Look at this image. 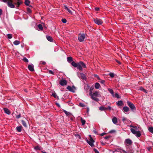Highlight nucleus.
Returning a JSON list of instances; mask_svg holds the SVG:
<instances>
[{
    "instance_id": "f257e3e1",
    "label": "nucleus",
    "mask_w": 153,
    "mask_h": 153,
    "mask_svg": "<svg viewBox=\"0 0 153 153\" xmlns=\"http://www.w3.org/2000/svg\"><path fill=\"white\" fill-rule=\"evenodd\" d=\"M0 1L7 3L8 6L11 8H18L23 3L22 0H0Z\"/></svg>"
},
{
    "instance_id": "f03ea898",
    "label": "nucleus",
    "mask_w": 153,
    "mask_h": 153,
    "mask_svg": "<svg viewBox=\"0 0 153 153\" xmlns=\"http://www.w3.org/2000/svg\"><path fill=\"white\" fill-rule=\"evenodd\" d=\"M71 64L74 67H77V69L80 71H82V68H86V65L85 64L82 62L80 61L77 63H76L74 61H73L71 63Z\"/></svg>"
},
{
    "instance_id": "7ed1b4c3",
    "label": "nucleus",
    "mask_w": 153,
    "mask_h": 153,
    "mask_svg": "<svg viewBox=\"0 0 153 153\" xmlns=\"http://www.w3.org/2000/svg\"><path fill=\"white\" fill-rule=\"evenodd\" d=\"M130 127L133 128H131L130 129L132 133L138 137H140L141 135L140 131H136V130H139L140 128L139 126L138 127L137 126L131 125Z\"/></svg>"
},
{
    "instance_id": "20e7f679",
    "label": "nucleus",
    "mask_w": 153,
    "mask_h": 153,
    "mask_svg": "<svg viewBox=\"0 0 153 153\" xmlns=\"http://www.w3.org/2000/svg\"><path fill=\"white\" fill-rule=\"evenodd\" d=\"M90 96L91 97V98L93 100L97 102H98L99 101V100L96 97H100L101 96V95L100 94V92L99 91H95L94 92L91 94Z\"/></svg>"
},
{
    "instance_id": "39448f33",
    "label": "nucleus",
    "mask_w": 153,
    "mask_h": 153,
    "mask_svg": "<svg viewBox=\"0 0 153 153\" xmlns=\"http://www.w3.org/2000/svg\"><path fill=\"white\" fill-rule=\"evenodd\" d=\"M127 103L129 107L132 111H134L136 110V107L133 103L129 101H127Z\"/></svg>"
},
{
    "instance_id": "423d86ee",
    "label": "nucleus",
    "mask_w": 153,
    "mask_h": 153,
    "mask_svg": "<svg viewBox=\"0 0 153 153\" xmlns=\"http://www.w3.org/2000/svg\"><path fill=\"white\" fill-rule=\"evenodd\" d=\"M85 38V35L84 34H79L78 36V39L80 42H83Z\"/></svg>"
},
{
    "instance_id": "0eeeda50",
    "label": "nucleus",
    "mask_w": 153,
    "mask_h": 153,
    "mask_svg": "<svg viewBox=\"0 0 153 153\" xmlns=\"http://www.w3.org/2000/svg\"><path fill=\"white\" fill-rule=\"evenodd\" d=\"M94 21L96 24L99 25H101L103 23V21L101 19L97 18L94 19Z\"/></svg>"
},
{
    "instance_id": "6e6552de",
    "label": "nucleus",
    "mask_w": 153,
    "mask_h": 153,
    "mask_svg": "<svg viewBox=\"0 0 153 153\" xmlns=\"http://www.w3.org/2000/svg\"><path fill=\"white\" fill-rule=\"evenodd\" d=\"M67 89H68L69 91H71L72 92H75V90H76L75 87L73 86L72 87H71L70 86H68L67 88Z\"/></svg>"
},
{
    "instance_id": "1a4fd4ad",
    "label": "nucleus",
    "mask_w": 153,
    "mask_h": 153,
    "mask_svg": "<svg viewBox=\"0 0 153 153\" xmlns=\"http://www.w3.org/2000/svg\"><path fill=\"white\" fill-rule=\"evenodd\" d=\"M67 81L66 80L62 79L59 81V83L62 86H64L67 85Z\"/></svg>"
},
{
    "instance_id": "9d476101",
    "label": "nucleus",
    "mask_w": 153,
    "mask_h": 153,
    "mask_svg": "<svg viewBox=\"0 0 153 153\" xmlns=\"http://www.w3.org/2000/svg\"><path fill=\"white\" fill-rule=\"evenodd\" d=\"M125 143L127 144V145H131L132 143V141L130 139H126L125 140Z\"/></svg>"
},
{
    "instance_id": "9b49d317",
    "label": "nucleus",
    "mask_w": 153,
    "mask_h": 153,
    "mask_svg": "<svg viewBox=\"0 0 153 153\" xmlns=\"http://www.w3.org/2000/svg\"><path fill=\"white\" fill-rule=\"evenodd\" d=\"M28 68L31 71H34L33 65H28Z\"/></svg>"
},
{
    "instance_id": "f8f14e48",
    "label": "nucleus",
    "mask_w": 153,
    "mask_h": 153,
    "mask_svg": "<svg viewBox=\"0 0 153 153\" xmlns=\"http://www.w3.org/2000/svg\"><path fill=\"white\" fill-rule=\"evenodd\" d=\"M129 108L127 106H124L123 108V112H127L129 111Z\"/></svg>"
},
{
    "instance_id": "ddd939ff",
    "label": "nucleus",
    "mask_w": 153,
    "mask_h": 153,
    "mask_svg": "<svg viewBox=\"0 0 153 153\" xmlns=\"http://www.w3.org/2000/svg\"><path fill=\"white\" fill-rule=\"evenodd\" d=\"M4 112L7 114L9 115L10 114V112L8 109L6 108H4Z\"/></svg>"
},
{
    "instance_id": "4468645a",
    "label": "nucleus",
    "mask_w": 153,
    "mask_h": 153,
    "mask_svg": "<svg viewBox=\"0 0 153 153\" xmlns=\"http://www.w3.org/2000/svg\"><path fill=\"white\" fill-rule=\"evenodd\" d=\"M87 143L91 146L93 147L94 146V143L92 142L90 140H88L87 139Z\"/></svg>"
},
{
    "instance_id": "2eb2a0df",
    "label": "nucleus",
    "mask_w": 153,
    "mask_h": 153,
    "mask_svg": "<svg viewBox=\"0 0 153 153\" xmlns=\"http://www.w3.org/2000/svg\"><path fill=\"white\" fill-rule=\"evenodd\" d=\"M46 38L48 41L51 42H52L53 41V39L51 36L47 35L46 36Z\"/></svg>"
},
{
    "instance_id": "dca6fc26",
    "label": "nucleus",
    "mask_w": 153,
    "mask_h": 153,
    "mask_svg": "<svg viewBox=\"0 0 153 153\" xmlns=\"http://www.w3.org/2000/svg\"><path fill=\"white\" fill-rule=\"evenodd\" d=\"M112 121L113 123L116 124L117 123V119L116 117H114L112 119Z\"/></svg>"
},
{
    "instance_id": "f3484780",
    "label": "nucleus",
    "mask_w": 153,
    "mask_h": 153,
    "mask_svg": "<svg viewBox=\"0 0 153 153\" xmlns=\"http://www.w3.org/2000/svg\"><path fill=\"white\" fill-rule=\"evenodd\" d=\"M100 87V85L98 82H96L95 85V88L98 89H99Z\"/></svg>"
},
{
    "instance_id": "a211bd4d",
    "label": "nucleus",
    "mask_w": 153,
    "mask_h": 153,
    "mask_svg": "<svg viewBox=\"0 0 153 153\" xmlns=\"http://www.w3.org/2000/svg\"><path fill=\"white\" fill-rule=\"evenodd\" d=\"M22 126H20L17 127L16 128V129L18 132H20L21 131H22Z\"/></svg>"
},
{
    "instance_id": "6ab92c4d",
    "label": "nucleus",
    "mask_w": 153,
    "mask_h": 153,
    "mask_svg": "<svg viewBox=\"0 0 153 153\" xmlns=\"http://www.w3.org/2000/svg\"><path fill=\"white\" fill-rule=\"evenodd\" d=\"M108 90L112 94L113 97H114V91L111 88H108Z\"/></svg>"
},
{
    "instance_id": "aec40b11",
    "label": "nucleus",
    "mask_w": 153,
    "mask_h": 153,
    "mask_svg": "<svg viewBox=\"0 0 153 153\" xmlns=\"http://www.w3.org/2000/svg\"><path fill=\"white\" fill-rule=\"evenodd\" d=\"M123 104V101L122 100L118 101L117 103V105L119 106H121Z\"/></svg>"
},
{
    "instance_id": "412c9836",
    "label": "nucleus",
    "mask_w": 153,
    "mask_h": 153,
    "mask_svg": "<svg viewBox=\"0 0 153 153\" xmlns=\"http://www.w3.org/2000/svg\"><path fill=\"white\" fill-rule=\"evenodd\" d=\"M67 60L68 62L70 63L71 62H73V58L71 57H67Z\"/></svg>"
},
{
    "instance_id": "4be33fe9",
    "label": "nucleus",
    "mask_w": 153,
    "mask_h": 153,
    "mask_svg": "<svg viewBox=\"0 0 153 153\" xmlns=\"http://www.w3.org/2000/svg\"><path fill=\"white\" fill-rule=\"evenodd\" d=\"M107 108L106 107L103 106H100L99 107V109L100 111H104L107 110Z\"/></svg>"
},
{
    "instance_id": "5701e85b",
    "label": "nucleus",
    "mask_w": 153,
    "mask_h": 153,
    "mask_svg": "<svg viewBox=\"0 0 153 153\" xmlns=\"http://www.w3.org/2000/svg\"><path fill=\"white\" fill-rule=\"evenodd\" d=\"M89 95H91V94L92 93V91L94 89V87L93 86H92L91 87H90L89 88Z\"/></svg>"
},
{
    "instance_id": "b1692460",
    "label": "nucleus",
    "mask_w": 153,
    "mask_h": 153,
    "mask_svg": "<svg viewBox=\"0 0 153 153\" xmlns=\"http://www.w3.org/2000/svg\"><path fill=\"white\" fill-rule=\"evenodd\" d=\"M63 112L66 114L67 116H70L71 115V114L69 112H68L65 110H63Z\"/></svg>"
},
{
    "instance_id": "393cba45",
    "label": "nucleus",
    "mask_w": 153,
    "mask_h": 153,
    "mask_svg": "<svg viewBox=\"0 0 153 153\" xmlns=\"http://www.w3.org/2000/svg\"><path fill=\"white\" fill-rule=\"evenodd\" d=\"M34 149L36 150H40L41 149V147L39 146H37L34 147Z\"/></svg>"
},
{
    "instance_id": "a878e982",
    "label": "nucleus",
    "mask_w": 153,
    "mask_h": 153,
    "mask_svg": "<svg viewBox=\"0 0 153 153\" xmlns=\"http://www.w3.org/2000/svg\"><path fill=\"white\" fill-rule=\"evenodd\" d=\"M30 1L29 0H25V4L27 6H29Z\"/></svg>"
},
{
    "instance_id": "bb28decb",
    "label": "nucleus",
    "mask_w": 153,
    "mask_h": 153,
    "mask_svg": "<svg viewBox=\"0 0 153 153\" xmlns=\"http://www.w3.org/2000/svg\"><path fill=\"white\" fill-rule=\"evenodd\" d=\"M139 89H140V90L143 91L144 92L147 93L146 90L144 89L142 87H139Z\"/></svg>"
},
{
    "instance_id": "cd10ccee",
    "label": "nucleus",
    "mask_w": 153,
    "mask_h": 153,
    "mask_svg": "<svg viewBox=\"0 0 153 153\" xmlns=\"http://www.w3.org/2000/svg\"><path fill=\"white\" fill-rule=\"evenodd\" d=\"M21 122L22 125L24 127H27V125L26 122L23 120H21Z\"/></svg>"
},
{
    "instance_id": "c85d7f7f",
    "label": "nucleus",
    "mask_w": 153,
    "mask_h": 153,
    "mask_svg": "<svg viewBox=\"0 0 153 153\" xmlns=\"http://www.w3.org/2000/svg\"><path fill=\"white\" fill-rule=\"evenodd\" d=\"M80 75L81 79H85V74L83 73H80Z\"/></svg>"
},
{
    "instance_id": "c756f323",
    "label": "nucleus",
    "mask_w": 153,
    "mask_h": 153,
    "mask_svg": "<svg viewBox=\"0 0 153 153\" xmlns=\"http://www.w3.org/2000/svg\"><path fill=\"white\" fill-rule=\"evenodd\" d=\"M127 153H133V151L131 148H129L128 149L127 151Z\"/></svg>"
},
{
    "instance_id": "7c9ffc66",
    "label": "nucleus",
    "mask_w": 153,
    "mask_h": 153,
    "mask_svg": "<svg viewBox=\"0 0 153 153\" xmlns=\"http://www.w3.org/2000/svg\"><path fill=\"white\" fill-rule=\"evenodd\" d=\"M37 27H38L39 30H42L43 29V27L42 25L39 24L38 25Z\"/></svg>"
},
{
    "instance_id": "2f4dec72",
    "label": "nucleus",
    "mask_w": 153,
    "mask_h": 153,
    "mask_svg": "<svg viewBox=\"0 0 153 153\" xmlns=\"http://www.w3.org/2000/svg\"><path fill=\"white\" fill-rule=\"evenodd\" d=\"M80 120L82 123V125H84L86 122L85 120H84L82 118H81Z\"/></svg>"
},
{
    "instance_id": "473e14b6",
    "label": "nucleus",
    "mask_w": 153,
    "mask_h": 153,
    "mask_svg": "<svg viewBox=\"0 0 153 153\" xmlns=\"http://www.w3.org/2000/svg\"><path fill=\"white\" fill-rule=\"evenodd\" d=\"M64 7H65V8L70 13H72V11L70 10V9L69 8H68L66 5H65L64 6Z\"/></svg>"
},
{
    "instance_id": "72a5a7b5",
    "label": "nucleus",
    "mask_w": 153,
    "mask_h": 153,
    "mask_svg": "<svg viewBox=\"0 0 153 153\" xmlns=\"http://www.w3.org/2000/svg\"><path fill=\"white\" fill-rule=\"evenodd\" d=\"M20 42L18 40H16L13 42V44L15 45H18L20 44Z\"/></svg>"
},
{
    "instance_id": "f704fd0d",
    "label": "nucleus",
    "mask_w": 153,
    "mask_h": 153,
    "mask_svg": "<svg viewBox=\"0 0 153 153\" xmlns=\"http://www.w3.org/2000/svg\"><path fill=\"white\" fill-rule=\"evenodd\" d=\"M90 88V86L88 85H87V87L86 86H85L84 87V89L86 90V92H87L88 91V89Z\"/></svg>"
},
{
    "instance_id": "c9c22d12",
    "label": "nucleus",
    "mask_w": 153,
    "mask_h": 153,
    "mask_svg": "<svg viewBox=\"0 0 153 153\" xmlns=\"http://www.w3.org/2000/svg\"><path fill=\"white\" fill-rule=\"evenodd\" d=\"M149 131L151 133H153V127H150L148 128Z\"/></svg>"
},
{
    "instance_id": "e433bc0d",
    "label": "nucleus",
    "mask_w": 153,
    "mask_h": 153,
    "mask_svg": "<svg viewBox=\"0 0 153 153\" xmlns=\"http://www.w3.org/2000/svg\"><path fill=\"white\" fill-rule=\"evenodd\" d=\"M7 36L8 39H10L12 38L13 35L11 34H8L7 35Z\"/></svg>"
},
{
    "instance_id": "4c0bfd02",
    "label": "nucleus",
    "mask_w": 153,
    "mask_h": 153,
    "mask_svg": "<svg viewBox=\"0 0 153 153\" xmlns=\"http://www.w3.org/2000/svg\"><path fill=\"white\" fill-rule=\"evenodd\" d=\"M114 97H116L117 98H120V97L118 93H116L114 95Z\"/></svg>"
},
{
    "instance_id": "58836bf2",
    "label": "nucleus",
    "mask_w": 153,
    "mask_h": 153,
    "mask_svg": "<svg viewBox=\"0 0 153 153\" xmlns=\"http://www.w3.org/2000/svg\"><path fill=\"white\" fill-rule=\"evenodd\" d=\"M23 61L26 62H28V60L27 59L26 57H24L23 59Z\"/></svg>"
},
{
    "instance_id": "ea45409f",
    "label": "nucleus",
    "mask_w": 153,
    "mask_h": 153,
    "mask_svg": "<svg viewBox=\"0 0 153 153\" xmlns=\"http://www.w3.org/2000/svg\"><path fill=\"white\" fill-rule=\"evenodd\" d=\"M94 76L96 78L99 80H100L101 79L99 76L97 74H94Z\"/></svg>"
},
{
    "instance_id": "a19ab883",
    "label": "nucleus",
    "mask_w": 153,
    "mask_h": 153,
    "mask_svg": "<svg viewBox=\"0 0 153 153\" xmlns=\"http://www.w3.org/2000/svg\"><path fill=\"white\" fill-rule=\"evenodd\" d=\"M27 11L28 13H31L32 12L31 9L29 7H27Z\"/></svg>"
},
{
    "instance_id": "79ce46f5",
    "label": "nucleus",
    "mask_w": 153,
    "mask_h": 153,
    "mask_svg": "<svg viewBox=\"0 0 153 153\" xmlns=\"http://www.w3.org/2000/svg\"><path fill=\"white\" fill-rule=\"evenodd\" d=\"M109 75H110V77L111 78H113L114 76V73H110L109 74Z\"/></svg>"
},
{
    "instance_id": "37998d69",
    "label": "nucleus",
    "mask_w": 153,
    "mask_h": 153,
    "mask_svg": "<svg viewBox=\"0 0 153 153\" xmlns=\"http://www.w3.org/2000/svg\"><path fill=\"white\" fill-rule=\"evenodd\" d=\"M89 137L90 138V140L91 141V142H92L94 143V140H93V139L92 138V137H91V135H89Z\"/></svg>"
},
{
    "instance_id": "c03bdc74",
    "label": "nucleus",
    "mask_w": 153,
    "mask_h": 153,
    "mask_svg": "<svg viewBox=\"0 0 153 153\" xmlns=\"http://www.w3.org/2000/svg\"><path fill=\"white\" fill-rule=\"evenodd\" d=\"M52 96L55 98H58V97L56 96V94L55 93H53L52 94Z\"/></svg>"
},
{
    "instance_id": "a18cd8bd",
    "label": "nucleus",
    "mask_w": 153,
    "mask_h": 153,
    "mask_svg": "<svg viewBox=\"0 0 153 153\" xmlns=\"http://www.w3.org/2000/svg\"><path fill=\"white\" fill-rule=\"evenodd\" d=\"M62 21L63 23H66L67 22V20L65 19H62Z\"/></svg>"
},
{
    "instance_id": "49530a36",
    "label": "nucleus",
    "mask_w": 153,
    "mask_h": 153,
    "mask_svg": "<svg viewBox=\"0 0 153 153\" xmlns=\"http://www.w3.org/2000/svg\"><path fill=\"white\" fill-rule=\"evenodd\" d=\"M79 105L82 107H84L85 106V105L83 103H79Z\"/></svg>"
},
{
    "instance_id": "de8ad7c7",
    "label": "nucleus",
    "mask_w": 153,
    "mask_h": 153,
    "mask_svg": "<svg viewBox=\"0 0 153 153\" xmlns=\"http://www.w3.org/2000/svg\"><path fill=\"white\" fill-rule=\"evenodd\" d=\"M21 117V114H19V115H16V117L17 118V119H19V118H20Z\"/></svg>"
},
{
    "instance_id": "09e8293b",
    "label": "nucleus",
    "mask_w": 153,
    "mask_h": 153,
    "mask_svg": "<svg viewBox=\"0 0 153 153\" xmlns=\"http://www.w3.org/2000/svg\"><path fill=\"white\" fill-rule=\"evenodd\" d=\"M93 150L95 153H100L96 149L94 148Z\"/></svg>"
},
{
    "instance_id": "8fccbe9b",
    "label": "nucleus",
    "mask_w": 153,
    "mask_h": 153,
    "mask_svg": "<svg viewBox=\"0 0 153 153\" xmlns=\"http://www.w3.org/2000/svg\"><path fill=\"white\" fill-rule=\"evenodd\" d=\"M40 64L43 65H45L46 64V62H45L42 61L40 62Z\"/></svg>"
},
{
    "instance_id": "3c124183",
    "label": "nucleus",
    "mask_w": 153,
    "mask_h": 153,
    "mask_svg": "<svg viewBox=\"0 0 153 153\" xmlns=\"http://www.w3.org/2000/svg\"><path fill=\"white\" fill-rule=\"evenodd\" d=\"M105 81L104 80H102L100 81V82L102 84H103L104 85L105 84Z\"/></svg>"
},
{
    "instance_id": "603ef678",
    "label": "nucleus",
    "mask_w": 153,
    "mask_h": 153,
    "mask_svg": "<svg viewBox=\"0 0 153 153\" xmlns=\"http://www.w3.org/2000/svg\"><path fill=\"white\" fill-rule=\"evenodd\" d=\"M127 120V119L125 117H123L122 118V121L123 122H124L126 121V120Z\"/></svg>"
},
{
    "instance_id": "864d4df0",
    "label": "nucleus",
    "mask_w": 153,
    "mask_h": 153,
    "mask_svg": "<svg viewBox=\"0 0 153 153\" xmlns=\"http://www.w3.org/2000/svg\"><path fill=\"white\" fill-rule=\"evenodd\" d=\"M49 73L52 74H54V72L51 70H49Z\"/></svg>"
},
{
    "instance_id": "5fc2aeb1",
    "label": "nucleus",
    "mask_w": 153,
    "mask_h": 153,
    "mask_svg": "<svg viewBox=\"0 0 153 153\" xmlns=\"http://www.w3.org/2000/svg\"><path fill=\"white\" fill-rule=\"evenodd\" d=\"M110 137L109 136H106L104 137V138L106 140H108L109 138Z\"/></svg>"
},
{
    "instance_id": "6e6d98bb",
    "label": "nucleus",
    "mask_w": 153,
    "mask_h": 153,
    "mask_svg": "<svg viewBox=\"0 0 153 153\" xmlns=\"http://www.w3.org/2000/svg\"><path fill=\"white\" fill-rule=\"evenodd\" d=\"M95 10L98 11H99L100 10V8L98 7H96L95 8Z\"/></svg>"
},
{
    "instance_id": "4d7b16f0",
    "label": "nucleus",
    "mask_w": 153,
    "mask_h": 153,
    "mask_svg": "<svg viewBox=\"0 0 153 153\" xmlns=\"http://www.w3.org/2000/svg\"><path fill=\"white\" fill-rule=\"evenodd\" d=\"M93 131L96 134H97V132L96 130L94 129L93 130Z\"/></svg>"
},
{
    "instance_id": "13d9d810",
    "label": "nucleus",
    "mask_w": 153,
    "mask_h": 153,
    "mask_svg": "<svg viewBox=\"0 0 153 153\" xmlns=\"http://www.w3.org/2000/svg\"><path fill=\"white\" fill-rule=\"evenodd\" d=\"M107 108V110H111V108L110 106H108V108Z\"/></svg>"
},
{
    "instance_id": "bf43d9fd",
    "label": "nucleus",
    "mask_w": 153,
    "mask_h": 153,
    "mask_svg": "<svg viewBox=\"0 0 153 153\" xmlns=\"http://www.w3.org/2000/svg\"><path fill=\"white\" fill-rule=\"evenodd\" d=\"M121 151H122V152L124 153H127V151L126 152V151L125 150H123V149H121Z\"/></svg>"
},
{
    "instance_id": "052dcab7",
    "label": "nucleus",
    "mask_w": 153,
    "mask_h": 153,
    "mask_svg": "<svg viewBox=\"0 0 153 153\" xmlns=\"http://www.w3.org/2000/svg\"><path fill=\"white\" fill-rule=\"evenodd\" d=\"M106 134V133L104 132V133H103L101 134H100V135L102 136H103L105 134Z\"/></svg>"
},
{
    "instance_id": "680f3d73",
    "label": "nucleus",
    "mask_w": 153,
    "mask_h": 153,
    "mask_svg": "<svg viewBox=\"0 0 153 153\" xmlns=\"http://www.w3.org/2000/svg\"><path fill=\"white\" fill-rule=\"evenodd\" d=\"M56 105L58 106L59 107H60V105H59V104L58 103H56Z\"/></svg>"
},
{
    "instance_id": "e2e57ef3",
    "label": "nucleus",
    "mask_w": 153,
    "mask_h": 153,
    "mask_svg": "<svg viewBox=\"0 0 153 153\" xmlns=\"http://www.w3.org/2000/svg\"><path fill=\"white\" fill-rule=\"evenodd\" d=\"M2 10L1 9H0V16L2 14Z\"/></svg>"
},
{
    "instance_id": "0e129e2a",
    "label": "nucleus",
    "mask_w": 153,
    "mask_h": 153,
    "mask_svg": "<svg viewBox=\"0 0 153 153\" xmlns=\"http://www.w3.org/2000/svg\"><path fill=\"white\" fill-rule=\"evenodd\" d=\"M116 61L119 64H121V62L119 61H118V60H116Z\"/></svg>"
},
{
    "instance_id": "69168bd1",
    "label": "nucleus",
    "mask_w": 153,
    "mask_h": 153,
    "mask_svg": "<svg viewBox=\"0 0 153 153\" xmlns=\"http://www.w3.org/2000/svg\"><path fill=\"white\" fill-rule=\"evenodd\" d=\"M114 131L112 130V131H110L109 132L110 133H111L114 132Z\"/></svg>"
},
{
    "instance_id": "338daca9",
    "label": "nucleus",
    "mask_w": 153,
    "mask_h": 153,
    "mask_svg": "<svg viewBox=\"0 0 153 153\" xmlns=\"http://www.w3.org/2000/svg\"><path fill=\"white\" fill-rule=\"evenodd\" d=\"M24 91H25L26 92H27V90L26 89H24Z\"/></svg>"
},
{
    "instance_id": "774afa93",
    "label": "nucleus",
    "mask_w": 153,
    "mask_h": 153,
    "mask_svg": "<svg viewBox=\"0 0 153 153\" xmlns=\"http://www.w3.org/2000/svg\"><path fill=\"white\" fill-rule=\"evenodd\" d=\"M42 153H47V152H43V151H42Z\"/></svg>"
}]
</instances>
